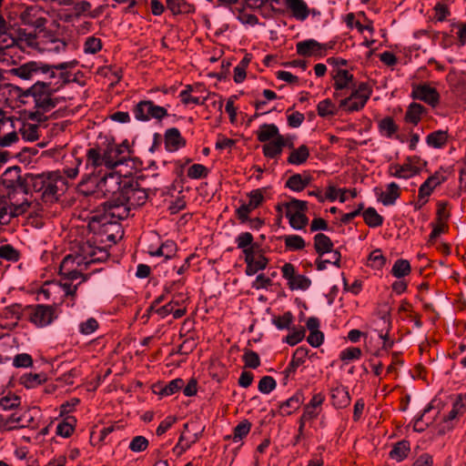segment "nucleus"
<instances>
[{
  "label": "nucleus",
  "mask_w": 466,
  "mask_h": 466,
  "mask_svg": "<svg viewBox=\"0 0 466 466\" xmlns=\"http://www.w3.org/2000/svg\"><path fill=\"white\" fill-rule=\"evenodd\" d=\"M426 163L423 160L420 158H412L404 165L402 170L410 172V175H418L424 171Z\"/></svg>",
  "instance_id": "0e129e2a"
},
{
  "label": "nucleus",
  "mask_w": 466,
  "mask_h": 466,
  "mask_svg": "<svg viewBox=\"0 0 466 466\" xmlns=\"http://www.w3.org/2000/svg\"><path fill=\"white\" fill-rule=\"evenodd\" d=\"M333 86L335 88L334 98H339L342 96L345 89H350L356 85L353 75L346 69H338L333 75Z\"/></svg>",
  "instance_id": "a211bd4d"
},
{
  "label": "nucleus",
  "mask_w": 466,
  "mask_h": 466,
  "mask_svg": "<svg viewBox=\"0 0 466 466\" xmlns=\"http://www.w3.org/2000/svg\"><path fill=\"white\" fill-rule=\"evenodd\" d=\"M51 67L49 65L36 62H28L11 70L12 74L23 80H32L39 74L49 73Z\"/></svg>",
  "instance_id": "4468645a"
},
{
  "label": "nucleus",
  "mask_w": 466,
  "mask_h": 466,
  "mask_svg": "<svg viewBox=\"0 0 466 466\" xmlns=\"http://www.w3.org/2000/svg\"><path fill=\"white\" fill-rule=\"evenodd\" d=\"M379 129L382 136L392 138L398 131V126L392 117L387 116L379 122Z\"/></svg>",
  "instance_id": "4c0bfd02"
},
{
  "label": "nucleus",
  "mask_w": 466,
  "mask_h": 466,
  "mask_svg": "<svg viewBox=\"0 0 466 466\" xmlns=\"http://www.w3.org/2000/svg\"><path fill=\"white\" fill-rule=\"evenodd\" d=\"M53 177H16L15 180L4 181V184H5L7 187H10L14 193L28 194V178H30V181L34 184H36L37 180H40L42 185L37 190L42 191L45 198H55L57 193V186L56 185V179H53ZM56 177L57 178L58 177ZM59 177L62 178L63 177Z\"/></svg>",
  "instance_id": "39448f33"
},
{
  "label": "nucleus",
  "mask_w": 466,
  "mask_h": 466,
  "mask_svg": "<svg viewBox=\"0 0 466 466\" xmlns=\"http://www.w3.org/2000/svg\"><path fill=\"white\" fill-rule=\"evenodd\" d=\"M165 147L169 152H175L186 146V140L177 127L167 128L164 134Z\"/></svg>",
  "instance_id": "4be33fe9"
},
{
  "label": "nucleus",
  "mask_w": 466,
  "mask_h": 466,
  "mask_svg": "<svg viewBox=\"0 0 466 466\" xmlns=\"http://www.w3.org/2000/svg\"><path fill=\"white\" fill-rule=\"evenodd\" d=\"M121 177H83L78 183V191L85 195L115 194L120 188Z\"/></svg>",
  "instance_id": "20e7f679"
},
{
  "label": "nucleus",
  "mask_w": 466,
  "mask_h": 466,
  "mask_svg": "<svg viewBox=\"0 0 466 466\" xmlns=\"http://www.w3.org/2000/svg\"><path fill=\"white\" fill-rule=\"evenodd\" d=\"M448 82L454 93L462 96L466 92L465 76L463 73L451 71L447 76Z\"/></svg>",
  "instance_id": "2f4dec72"
},
{
  "label": "nucleus",
  "mask_w": 466,
  "mask_h": 466,
  "mask_svg": "<svg viewBox=\"0 0 466 466\" xmlns=\"http://www.w3.org/2000/svg\"><path fill=\"white\" fill-rule=\"evenodd\" d=\"M289 333L283 339V342L290 346H295L299 343L305 337L306 330L303 327H291Z\"/></svg>",
  "instance_id": "8fccbe9b"
},
{
  "label": "nucleus",
  "mask_w": 466,
  "mask_h": 466,
  "mask_svg": "<svg viewBox=\"0 0 466 466\" xmlns=\"http://www.w3.org/2000/svg\"><path fill=\"white\" fill-rule=\"evenodd\" d=\"M410 273V264L407 259H397L391 268V274L397 278L401 279Z\"/></svg>",
  "instance_id": "09e8293b"
},
{
  "label": "nucleus",
  "mask_w": 466,
  "mask_h": 466,
  "mask_svg": "<svg viewBox=\"0 0 466 466\" xmlns=\"http://www.w3.org/2000/svg\"><path fill=\"white\" fill-rule=\"evenodd\" d=\"M48 16V13L37 5H28L20 13L22 23L34 27L38 33H44Z\"/></svg>",
  "instance_id": "6e6552de"
},
{
  "label": "nucleus",
  "mask_w": 466,
  "mask_h": 466,
  "mask_svg": "<svg viewBox=\"0 0 466 466\" xmlns=\"http://www.w3.org/2000/svg\"><path fill=\"white\" fill-rule=\"evenodd\" d=\"M365 223L370 228H377L382 225L383 218L374 208H368L362 213Z\"/></svg>",
  "instance_id": "37998d69"
},
{
  "label": "nucleus",
  "mask_w": 466,
  "mask_h": 466,
  "mask_svg": "<svg viewBox=\"0 0 466 466\" xmlns=\"http://www.w3.org/2000/svg\"><path fill=\"white\" fill-rule=\"evenodd\" d=\"M58 90V86H53L52 81H36L31 87L25 90L20 97L31 96L38 112L46 113L56 107L57 99L53 94Z\"/></svg>",
  "instance_id": "7ed1b4c3"
},
{
  "label": "nucleus",
  "mask_w": 466,
  "mask_h": 466,
  "mask_svg": "<svg viewBox=\"0 0 466 466\" xmlns=\"http://www.w3.org/2000/svg\"><path fill=\"white\" fill-rule=\"evenodd\" d=\"M309 156V148L305 145H302L290 152L288 162L292 165H301L308 159Z\"/></svg>",
  "instance_id": "ea45409f"
},
{
  "label": "nucleus",
  "mask_w": 466,
  "mask_h": 466,
  "mask_svg": "<svg viewBox=\"0 0 466 466\" xmlns=\"http://www.w3.org/2000/svg\"><path fill=\"white\" fill-rule=\"evenodd\" d=\"M23 317L25 318V306L17 303L5 306L0 309V328L12 330Z\"/></svg>",
  "instance_id": "9b49d317"
},
{
  "label": "nucleus",
  "mask_w": 466,
  "mask_h": 466,
  "mask_svg": "<svg viewBox=\"0 0 466 466\" xmlns=\"http://www.w3.org/2000/svg\"><path fill=\"white\" fill-rule=\"evenodd\" d=\"M19 215V208L14 206H4L0 208V224L7 225L13 218Z\"/></svg>",
  "instance_id": "13d9d810"
},
{
  "label": "nucleus",
  "mask_w": 466,
  "mask_h": 466,
  "mask_svg": "<svg viewBox=\"0 0 466 466\" xmlns=\"http://www.w3.org/2000/svg\"><path fill=\"white\" fill-rule=\"evenodd\" d=\"M362 351L360 348L357 347H350L343 350L339 354V359L345 363L348 364L351 360H356L360 359Z\"/></svg>",
  "instance_id": "680f3d73"
},
{
  "label": "nucleus",
  "mask_w": 466,
  "mask_h": 466,
  "mask_svg": "<svg viewBox=\"0 0 466 466\" xmlns=\"http://www.w3.org/2000/svg\"><path fill=\"white\" fill-rule=\"evenodd\" d=\"M311 177H289L286 181V187L293 191L303 190L311 181Z\"/></svg>",
  "instance_id": "de8ad7c7"
},
{
  "label": "nucleus",
  "mask_w": 466,
  "mask_h": 466,
  "mask_svg": "<svg viewBox=\"0 0 466 466\" xmlns=\"http://www.w3.org/2000/svg\"><path fill=\"white\" fill-rule=\"evenodd\" d=\"M447 133L442 130L434 131L426 137V142L430 147L434 148L442 147L447 142Z\"/></svg>",
  "instance_id": "c03bdc74"
},
{
  "label": "nucleus",
  "mask_w": 466,
  "mask_h": 466,
  "mask_svg": "<svg viewBox=\"0 0 466 466\" xmlns=\"http://www.w3.org/2000/svg\"><path fill=\"white\" fill-rule=\"evenodd\" d=\"M350 90V94L339 100V107L348 113L358 112L365 106L372 95V87L366 82H360Z\"/></svg>",
  "instance_id": "0eeeda50"
},
{
  "label": "nucleus",
  "mask_w": 466,
  "mask_h": 466,
  "mask_svg": "<svg viewBox=\"0 0 466 466\" xmlns=\"http://www.w3.org/2000/svg\"><path fill=\"white\" fill-rule=\"evenodd\" d=\"M132 177H121L120 188L117 192L127 201L132 204L142 205L147 198V194L144 189L138 187L137 181L130 179Z\"/></svg>",
  "instance_id": "9d476101"
},
{
  "label": "nucleus",
  "mask_w": 466,
  "mask_h": 466,
  "mask_svg": "<svg viewBox=\"0 0 466 466\" xmlns=\"http://www.w3.org/2000/svg\"><path fill=\"white\" fill-rule=\"evenodd\" d=\"M43 37L46 38V44H50L51 45V46L47 47L48 51H53V52H56V53H60V52H63V51L66 50V44L65 41H63V40H61L59 38H56L54 35H46V33H44Z\"/></svg>",
  "instance_id": "e2e57ef3"
},
{
  "label": "nucleus",
  "mask_w": 466,
  "mask_h": 466,
  "mask_svg": "<svg viewBox=\"0 0 466 466\" xmlns=\"http://www.w3.org/2000/svg\"><path fill=\"white\" fill-rule=\"evenodd\" d=\"M200 86H186L185 89H183L179 93V97L181 99V102L185 105L188 104H194V105H203L205 101L207 100V97H199V96H194L191 93L198 91L200 88Z\"/></svg>",
  "instance_id": "7c9ffc66"
},
{
  "label": "nucleus",
  "mask_w": 466,
  "mask_h": 466,
  "mask_svg": "<svg viewBox=\"0 0 466 466\" xmlns=\"http://www.w3.org/2000/svg\"><path fill=\"white\" fill-rule=\"evenodd\" d=\"M311 281L304 275H296L289 282V287L292 290H306L309 288Z\"/></svg>",
  "instance_id": "052dcab7"
},
{
  "label": "nucleus",
  "mask_w": 466,
  "mask_h": 466,
  "mask_svg": "<svg viewBox=\"0 0 466 466\" xmlns=\"http://www.w3.org/2000/svg\"><path fill=\"white\" fill-rule=\"evenodd\" d=\"M333 405L337 409H343L350 405V396L348 389L343 386L336 387L331 391Z\"/></svg>",
  "instance_id": "c756f323"
},
{
  "label": "nucleus",
  "mask_w": 466,
  "mask_h": 466,
  "mask_svg": "<svg viewBox=\"0 0 466 466\" xmlns=\"http://www.w3.org/2000/svg\"><path fill=\"white\" fill-rule=\"evenodd\" d=\"M76 420L74 417H67L62 421H60L56 426V434L68 438L71 436L75 430Z\"/></svg>",
  "instance_id": "79ce46f5"
},
{
  "label": "nucleus",
  "mask_w": 466,
  "mask_h": 466,
  "mask_svg": "<svg viewBox=\"0 0 466 466\" xmlns=\"http://www.w3.org/2000/svg\"><path fill=\"white\" fill-rule=\"evenodd\" d=\"M14 46H17L24 52H29V49H34L37 46L35 35L31 33L19 34L18 38H15V44L13 47Z\"/></svg>",
  "instance_id": "473e14b6"
},
{
  "label": "nucleus",
  "mask_w": 466,
  "mask_h": 466,
  "mask_svg": "<svg viewBox=\"0 0 466 466\" xmlns=\"http://www.w3.org/2000/svg\"><path fill=\"white\" fill-rule=\"evenodd\" d=\"M259 142L267 143L271 140L283 137L279 134V127L275 124H263L256 132Z\"/></svg>",
  "instance_id": "c85d7f7f"
},
{
  "label": "nucleus",
  "mask_w": 466,
  "mask_h": 466,
  "mask_svg": "<svg viewBox=\"0 0 466 466\" xmlns=\"http://www.w3.org/2000/svg\"><path fill=\"white\" fill-rule=\"evenodd\" d=\"M324 400L325 396L322 393H315L309 402L304 406L303 419L315 420L321 411Z\"/></svg>",
  "instance_id": "393cba45"
},
{
  "label": "nucleus",
  "mask_w": 466,
  "mask_h": 466,
  "mask_svg": "<svg viewBox=\"0 0 466 466\" xmlns=\"http://www.w3.org/2000/svg\"><path fill=\"white\" fill-rule=\"evenodd\" d=\"M378 200L384 206H392L400 196V189L398 184L391 182L387 185L386 189L375 188Z\"/></svg>",
  "instance_id": "412c9836"
},
{
  "label": "nucleus",
  "mask_w": 466,
  "mask_h": 466,
  "mask_svg": "<svg viewBox=\"0 0 466 466\" xmlns=\"http://www.w3.org/2000/svg\"><path fill=\"white\" fill-rule=\"evenodd\" d=\"M314 248L320 257L327 253H332L333 265L338 268L340 267L341 254L339 250L333 249V243L328 236L323 233L316 234L314 237Z\"/></svg>",
  "instance_id": "2eb2a0df"
},
{
  "label": "nucleus",
  "mask_w": 466,
  "mask_h": 466,
  "mask_svg": "<svg viewBox=\"0 0 466 466\" xmlns=\"http://www.w3.org/2000/svg\"><path fill=\"white\" fill-rule=\"evenodd\" d=\"M184 386L182 379H175L170 380L167 385L161 387L158 390L160 396H171L181 390Z\"/></svg>",
  "instance_id": "5fc2aeb1"
},
{
  "label": "nucleus",
  "mask_w": 466,
  "mask_h": 466,
  "mask_svg": "<svg viewBox=\"0 0 466 466\" xmlns=\"http://www.w3.org/2000/svg\"><path fill=\"white\" fill-rule=\"evenodd\" d=\"M59 314V307L56 304L25 306V319L36 329L51 326L58 319Z\"/></svg>",
  "instance_id": "423d86ee"
},
{
  "label": "nucleus",
  "mask_w": 466,
  "mask_h": 466,
  "mask_svg": "<svg viewBox=\"0 0 466 466\" xmlns=\"http://www.w3.org/2000/svg\"><path fill=\"white\" fill-rule=\"evenodd\" d=\"M235 242L237 248L242 250L244 257L247 256V253L251 255L253 250H258L259 248V245L254 242L253 236L249 232H241L238 234Z\"/></svg>",
  "instance_id": "bb28decb"
},
{
  "label": "nucleus",
  "mask_w": 466,
  "mask_h": 466,
  "mask_svg": "<svg viewBox=\"0 0 466 466\" xmlns=\"http://www.w3.org/2000/svg\"><path fill=\"white\" fill-rule=\"evenodd\" d=\"M134 115L139 121H147L151 118L162 119L167 116V111L165 107L157 106L150 100H145L136 106Z\"/></svg>",
  "instance_id": "f8f14e48"
},
{
  "label": "nucleus",
  "mask_w": 466,
  "mask_h": 466,
  "mask_svg": "<svg viewBox=\"0 0 466 466\" xmlns=\"http://www.w3.org/2000/svg\"><path fill=\"white\" fill-rule=\"evenodd\" d=\"M15 44V38L6 32V24L0 15V63H8L12 58L11 49Z\"/></svg>",
  "instance_id": "f3484780"
},
{
  "label": "nucleus",
  "mask_w": 466,
  "mask_h": 466,
  "mask_svg": "<svg viewBox=\"0 0 466 466\" xmlns=\"http://www.w3.org/2000/svg\"><path fill=\"white\" fill-rule=\"evenodd\" d=\"M276 386L277 382L271 376H264L260 379L258 389L263 394H269Z\"/></svg>",
  "instance_id": "338daca9"
},
{
  "label": "nucleus",
  "mask_w": 466,
  "mask_h": 466,
  "mask_svg": "<svg viewBox=\"0 0 466 466\" xmlns=\"http://www.w3.org/2000/svg\"><path fill=\"white\" fill-rule=\"evenodd\" d=\"M148 441L144 436H136L132 439L129 443L128 448L133 452H141L147 449Z\"/></svg>",
  "instance_id": "774afa93"
},
{
  "label": "nucleus",
  "mask_w": 466,
  "mask_h": 466,
  "mask_svg": "<svg viewBox=\"0 0 466 466\" xmlns=\"http://www.w3.org/2000/svg\"><path fill=\"white\" fill-rule=\"evenodd\" d=\"M129 215L124 203L106 202L103 209L96 210L89 218L88 228L101 242L116 243L124 232L119 223Z\"/></svg>",
  "instance_id": "f03ea898"
},
{
  "label": "nucleus",
  "mask_w": 466,
  "mask_h": 466,
  "mask_svg": "<svg viewBox=\"0 0 466 466\" xmlns=\"http://www.w3.org/2000/svg\"><path fill=\"white\" fill-rule=\"evenodd\" d=\"M412 96L415 99L424 101L431 106H437L440 100L437 90L429 85H420L413 87Z\"/></svg>",
  "instance_id": "aec40b11"
},
{
  "label": "nucleus",
  "mask_w": 466,
  "mask_h": 466,
  "mask_svg": "<svg viewBox=\"0 0 466 466\" xmlns=\"http://www.w3.org/2000/svg\"><path fill=\"white\" fill-rule=\"evenodd\" d=\"M304 401V396L301 391H297L287 400L283 401L279 405V412L282 416H289L295 410H299Z\"/></svg>",
  "instance_id": "a878e982"
},
{
  "label": "nucleus",
  "mask_w": 466,
  "mask_h": 466,
  "mask_svg": "<svg viewBox=\"0 0 466 466\" xmlns=\"http://www.w3.org/2000/svg\"><path fill=\"white\" fill-rule=\"evenodd\" d=\"M108 257L106 248L96 246L89 239L76 244L72 252L63 258L59 267V274L65 280L61 283L64 292L66 295H75L77 285H73L70 281L78 279H82L79 284L85 281L86 277H84V270L92 264L106 261Z\"/></svg>",
  "instance_id": "f257e3e1"
},
{
  "label": "nucleus",
  "mask_w": 466,
  "mask_h": 466,
  "mask_svg": "<svg viewBox=\"0 0 466 466\" xmlns=\"http://www.w3.org/2000/svg\"><path fill=\"white\" fill-rule=\"evenodd\" d=\"M272 324L279 330L290 329L294 323V316L290 311L275 316L271 319Z\"/></svg>",
  "instance_id": "e433bc0d"
},
{
  "label": "nucleus",
  "mask_w": 466,
  "mask_h": 466,
  "mask_svg": "<svg viewBox=\"0 0 466 466\" xmlns=\"http://www.w3.org/2000/svg\"><path fill=\"white\" fill-rule=\"evenodd\" d=\"M285 246L289 250H301L305 248V240L299 235H288L284 237Z\"/></svg>",
  "instance_id": "bf43d9fd"
},
{
  "label": "nucleus",
  "mask_w": 466,
  "mask_h": 466,
  "mask_svg": "<svg viewBox=\"0 0 466 466\" xmlns=\"http://www.w3.org/2000/svg\"><path fill=\"white\" fill-rule=\"evenodd\" d=\"M334 43L320 44L315 39H308L299 42L296 45L297 53L303 56H323L329 49H332Z\"/></svg>",
  "instance_id": "ddd939ff"
},
{
  "label": "nucleus",
  "mask_w": 466,
  "mask_h": 466,
  "mask_svg": "<svg viewBox=\"0 0 466 466\" xmlns=\"http://www.w3.org/2000/svg\"><path fill=\"white\" fill-rule=\"evenodd\" d=\"M45 373H25L20 377V383L26 389H35L46 380Z\"/></svg>",
  "instance_id": "72a5a7b5"
},
{
  "label": "nucleus",
  "mask_w": 466,
  "mask_h": 466,
  "mask_svg": "<svg viewBox=\"0 0 466 466\" xmlns=\"http://www.w3.org/2000/svg\"><path fill=\"white\" fill-rule=\"evenodd\" d=\"M190 426H192V424H184V431L178 439V442L176 445V448H180L182 451L188 450L202 436L203 430L197 432H190Z\"/></svg>",
  "instance_id": "b1692460"
},
{
  "label": "nucleus",
  "mask_w": 466,
  "mask_h": 466,
  "mask_svg": "<svg viewBox=\"0 0 466 466\" xmlns=\"http://www.w3.org/2000/svg\"><path fill=\"white\" fill-rule=\"evenodd\" d=\"M317 111L321 117L331 116L337 114V106L329 98H327L318 104Z\"/></svg>",
  "instance_id": "864d4df0"
},
{
  "label": "nucleus",
  "mask_w": 466,
  "mask_h": 466,
  "mask_svg": "<svg viewBox=\"0 0 466 466\" xmlns=\"http://www.w3.org/2000/svg\"><path fill=\"white\" fill-rule=\"evenodd\" d=\"M465 410L466 408L463 396L460 394L458 395L456 400L453 402L452 409L449 412L448 416L445 418V421L451 422L458 417V415H462Z\"/></svg>",
  "instance_id": "3c124183"
},
{
  "label": "nucleus",
  "mask_w": 466,
  "mask_h": 466,
  "mask_svg": "<svg viewBox=\"0 0 466 466\" xmlns=\"http://www.w3.org/2000/svg\"><path fill=\"white\" fill-rule=\"evenodd\" d=\"M287 8L292 15L299 21H304L309 15L307 4L303 0H284Z\"/></svg>",
  "instance_id": "cd10ccee"
},
{
  "label": "nucleus",
  "mask_w": 466,
  "mask_h": 466,
  "mask_svg": "<svg viewBox=\"0 0 466 466\" xmlns=\"http://www.w3.org/2000/svg\"><path fill=\"white\" fill-rule=\"evenodd\" d=\"M424 111L425 108L420 104L411 103L405 114L406 122L417 125L420 122L421 115L424 113Z\"/></svg>",
  "instance_id": "58836bf2"
},
{
  "label": "nucleus",
  "mask_w": 466,
  "mask_h": 466,
  "mask_svg": "<svg viewBox=\"0 0 466 466\" xmlns=\"http://www.w3.org/2000/svg\"><path fill=\"white\" fill-rule=\"evenodd\" d=\"M386 258L380 249L372 251L369 256V266L375 269H380L385 265Z\"/></svg>",
  "instance_id": "69168bd1"
},
{
  "label": "nucleus",
  "mask_w": 466,
  "mask_h": 466,
  "mask_svg": "<svg viewBox=\"0 0 466 466\" xmlns=\"http://www.w3.org/2000/svg\"><path fill=\"white\" fill-rule=\"evenodd\" d=\"M0 258L16 262L20 258V252L10 244H4L0 246Z\"/></svg>",
  "instance_id": "6e6d98bb"
},
{
  "label": "nucleus",
  "mask_w": 466,
  "mask_h": 466,
  "mask_svg": "<svg viewBox=\"0 0 466 466\" xmlns=\"http://www.w3.org/2000/svg\"><path fill=\"white\" fill-rule=\"evenodd\" d=\"M177 250V245L174 241H166L159 248L154 251H149L151 256L165 257V258H170L173 257Z\"/></svg>",
  "instance_id": "49530a36"
},
{
  "label": "nucleus",
  "mask_w": 466,
  "mask_h": 466,
  "mask_svg": "<svg viewBox=\"0 0 466 466\" xmlns=\"http://www.w3.org/2000/svg\"><path fill=\"white\" fill-rule=\"evenodd\" d=\"M285 207V216L289 218L290 227L296 230L304 228L309 221L308 218L304 214V211L307 209V202L299 199H292L286 203Z\"/></svg>",
  "instance_id": "1a4fd4ad"
},
{
  "label": "nucleus",
  "mask_w": 466,
  "mask_h": 466,
  "mask_svg": "<svg viewBox=\"0 0 466 466\" xmlns=\"http://www.w3.org/2000/svg\"><path fill=\"white\" fill-rule=\"evenodd\" d=\"M286 146H289V147H293L292 143H289V138L279 137L277 139L265 143L262 146V151L265 157L268 158H275L281 154L283 147Z\"/></svg>",
  "instance_id": "5701e85b"
},
{
  "label": "nucleus",
  "mask_w": 466,
  "mask_h": 466,
  "mask_svg": "<svg viewBox=\"0 0 466 466\" xmlns=\"http://www.w3.org/2000/svg\"><path fill=\"white\" fill-rule=\"evenodd\" d=\"M104 160L105 167L108 169H114L117 166L127 162V158L117 157V152L116 150H111L108 147L104 149Z\"/></svg>",
  "instance_id": "c9c22d12"
},
{
  "label": "nucleus",
  "mask_w": 466,
  "mask_h": 466,
  "mask_svg": "<svg viewBox=\"0 0 466 466\" xmlns=\"http://www.w3.org/2000/svg\"><path fill=\"white\" fill-rule=\"evenodd\" d=\"M441 177H428L419 188L418 200L415 203V208H421L427 202L433 189L443 182Z\"/></svg>",
  "instance_id": "6ab92c4d"
},
{
  "label": "nucleus",
  "mask_w": 466,
  "mask_h": 466,
  "mask_svg": "<svg viewBox=\"0 0 466 466\" xmlns=\"http://www.w3.org/2000/svg\"><path fill=\"white\" fill-rule=\"evenodd\" d=\"M20 404L21 399L15 394L8 393L7 395L0 398V408L3 410H16Z\"/></svg>",
  "instance_id": "603ef678"
},
{
  "label": "nucleus",
  "mask_w": 466,
  "mask_h": 466,
  "mask_svg": "<svg viewBox=\"0 0 466 466\" xmlns=\"http://www.w3.org/2000/svg\"><path fill=\"white\" fill-rule=\"evenodd\" d=\"M410 451V443L407 441L397 442L390 451V457L397 461H401L407 458Z\"/></svg>",
  "instance_id": "a19ab883"
},
{
  "label": "nucleus",
  "mask_w": 466,
  "mask_h": 466,
  "mask_svg": "<svg viewBox=\"0 0 466 466\" xmlns=\"http://www.w3.org/2000/svg\"><path fill=\"white\" fill-rule=\"evenodd\" d=\"M38 413L39 411L35 408L19 411L20 429L34 428L35 418L37 416Z\"/></svg>",
  "instance_id": "a18cd8bd"
},
{
  "label": "nucleus",
  "mask_w": 466,
  "mask_h": 466,
  "mask_svg": "<svg viewBox=\"0 0 466 466\" xmlns=\"http://www.w3.org/2000/svg\"><path fill=\"white\" fill-rule=\"evenodd\" d=\"M251 429V423L248 420H244L239 422L233 431L232 441L234 442H238L242 441L244 437H246Z\"/></svg>",
  "instance_id": "4d7b16f0"
},
{
  "label": "nucleus",
  "mask_w": 466,
  "mask_h": 466,
  "mask_svg": "<svg viewBox=\"0 0 466 466\" xmlns=\"http://www.w3.org/2000/svg\"><path fill=\"white\" fill-rule=\"evenodd\" d=\"M77 65L76 60H71L68 62L60 63L57 65L50 66L51 69L48 75V77L50 79L55 78L56 76L55 70H60V73L58 75V81L55 83L53 86H58V89L63 86L64 85L73 82L76 80V77H72V75L67 71L68 69H72L76 67Z\"/></svg>",
  "instance_id": "dca6fc26"
},
{
  "label": "nucleus",
  "mask_w": 466,
  "mask_h": 466,
  "mask_svg": "<svg viewBox=\"0 0 466 466\" xmlns=\"http://www.w3.org/2000/svg\"><path fill=\"white\" fill-rule=\"evenodd\" d=\"M86 167H98L105 166L104 160V150L102 151L99 147H91L86 151Z\"/></svg>",
  "instance_id": "f704fd0d"
}]
</instances>
